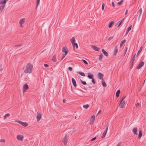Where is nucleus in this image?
Masks as SVG:
<instances>
[{"label": "nucleus", "instance_id": "nucleus-1", "mask_svg": "<svg viewBox=\"0 0 146 146\" xmlns=\"http://www.w3.org/2000/svg\"><path fill=\"white\" fill-rule=\"evenodd\" d=\"M33 66L31 63H29L26 66L24 71L25 73H31L32 72Z\"/></svg>", "mask_w": 146, "mask_h": 146}, {"label": "nucleus", "instance_id": "nucleus-2", "mask_svg": "<svg viewBox=\"0 0 146 146\" xmlns=\"http://www.w3.org/2000/svg\"><path fill=\"white\" fill-rule=\"evenodd\" d=\"M135 55H136V54L135 53L134 54L133 56H132L131 57V60H130V62H131L130 65L131 66V67L130 68H131V67H132L133 65V62L135 59Z\"/></svg>", "mask_w": 146, "mask_h": 146}, {"label": "nucleus", "instance_id": "nucleus-3", "mask_svg": "<svg viewBox=\"0 0 146 146\" xmlns=\"http://www.w3.org/2000/svg\"><path fill=\"white\" fill-rule=\"evenodd\" d=\"M16 122H17L20 124H21L24 127H26L28 125V124L26 122H23L21 121H16Z\"/></svg>", "mask_w": 146, "mask_h": 146}, {"label": "nucleus", "instance_id": "nucleus-4", "mask_svg": "<svg viewBox=\"0 0 146 146\" xmlns=\"http://www.w3.org/2000/svg\"><path fill=\"white\" fill-rule=\"evenodd\" d=\"M125 104V101L121 100L120 102V103L119 105V106L121 108H123L124 107V104Z\"/></svg>", "mask_w": 146, "mask_h": 146}, {"label": "nucleus", "instance_id": "nucleus-5", "mask_svg": "<svg viewBox=\"0 0 146 146\" xmlns=\"http://www.w3.org/2000/svg\"><path fill=\"white\" fill-rule=\"evenodd\" d=\"M29 88V86L26 83H25L23 87V92L24 93Z\"/></svg>", "mask_w": 146, "mask_h": 146}, {"label": "nucleus", "instance_id": "nucleus-6", "mask_svg": "<svg viewBox=\"0 0 146 146\" xmlns=\"http://www.w3.org/2000/svg\"><path fill=\"white\" fill-rule=\"evenodd\" d=\"M67 135H65L64 138L62 139V142L63 143L64 145H66L67 144Z\"/></svg>", "mask_w": 146, "mask_h": 146}, {"label": "nucleus", "instance_id": "nucleus-7", "mask_svg": "<svg viewBox=\"0 0 146 146\" xmlns=\"http://www.w3.org/2000/svg\"><path fill=\"white\" fill-rule=\"evenodd\" d=\"M95 116L94 115H92L90 118V125H92L94 121L95 120Z\"/></svg>", "mask_w": 146, "mask_h": 146}, {"label": "nucleus", "instance_id": "nucleus-8", "mask_svg": "<svg viewBox=\"0 0 146 146\" xmlns=\"http://www.w3.org/2000/svg\"><path fill=\"white\" fill-rule=\"evenodd\" d=\"M144 62L142 61L140 62L137 66V69H139L141 68L144 65Z\"/></svg>", "mask_w": 146, "mask_h": 146}, {"label": "nucleus", "instance_id": "nucleus-9", "mask_svg": "<svg viewBox=\"0 0 146 146\" xmlns=\"http://www.w3.org/2000/svg\"><path fill=\"white\" fill-rule=\"evenodd\" d=\"M62 51L63 52H64L65 54H67L68 52V50L66 47H64L62 49Z\"/></svg>", "mask_w": 146, "mask_h": 146}, {"label": "nucleus", "instance_id": "nucleus-10", "mask_svg": "<svg viewBox=\"0 0 146 146\" xmlns=\"http://www.w3.org/2000/svg\"><path fill=\"white\" fill-rule=\"evenodd\" d=\"M37 115L36 116L37 120L38 121H40L41 118V115L40 113H39L38 112L37 113Z\"/></svg>", "mask_w": 146, "mask_h": 146}, {"label": "nucleus", "instance_id": "nucleus-11", "mask_svg": "<svg viewBox=\"0 0 146 146\" xmlns=\"http://www.w3.org/2000/svg\"><path fill=\"white\" fill-rule=\"evenodd\" d=\"M98 76L99 79L100 80H103L104 75L103 74L101 73H99L98 74Z\"/></svg>", "mask_w": 146, "mask_h": 146}, {"label": "nucleus", "instance_id": "nucleus-12", "mask_svg": "<svg viewBox=\"0 0 146 146\" xmlns=\"http://www.w3.org/2000/svg\"><path fill=\"white\" fill-rule=\"evenodd\" d=\"M91 47L92 49L97 51H98L100 50V48L95 46H92Z\"/></svg>", "mask_w": 146, "mask_h": 146}, {"label": "nucleus", "instance_id": "nucleus-13", "mask_svg": "<svg viewBox=\"0 0 146 146\" xmlns=\"http://www.w3.org/2000/svg\"><path fill=\"white\" fill-rule=\"evenodd\" d=\"M17 138L18 140H21L23 138V137L21 135H18L17 136Z\"/></svg>", "mask_w": 146, "mask_h": 146}, {"label": "nucleus", "instance_id": "nucleus-14", "mask_svg": "<svg viewBox=\"0 0 146 146\" xmlns=\"http://www.w3.org/2000/svg\"><path fill=\"white\" fill-rule=\"evenodd\" d=\"M72 82L74 86L75 87H76L77 86L76 85V81L73 78H72Z\"/></svg>", "mask_w": 146, "mask_h": 146}, {"label": "nucleus", "instance_id": "nucleus-15", "mask_svg": "<svg viewBox=\"0 0 146 146\" xmlns=\"http://www.w3.org/2000/svg\"><path fill=\"white\" fill-rule=\"evenodd\" d=\"M8 0H0V4H5Z\"/></svg>", "mask_w": 146, "mask_h": 146}, {"label": "nucleus", "instance_id": "nucleus-16", "mask_svg": "<svg viewBox=\"0 0 146 146\" xmlns=\"http://www.w3.org/2000/svg\"><path fill=\"white\" fill-rule=\"evenodd\" d=\"M118 52V49H117V46H115V48L114 50V55H115Z\"/></svg>", "mask_w": 146, "mask_h": 146}, {"label": "nucleus", "instance_id": "nucleus-17", "mask_svg": "<svg viewBox=\"0 0 146 146\" xmlns=\"http://www.w3.org/2000/svg\"><path fill=\"white\" fill-rule=\"evenodd\" d=\"M137 127H135L133 129L132 131L134 134L136 135L137 134Z\"/></svg>", "mask_w": 146, "mask_h": 146}, {"label": "nucleus", "instance_id": "nucleus-18", "mask_svg": "<svg viewBox=\"0 0 146 146\" xmlns=\"http://www.w3.org/2000/svg\"><path fill=\"white\" fill-rule=\"evenodd\" d=\"M102 51L104 55L106 56H108V53L104 49H102Z\"/></svg>", "mask_w": 146, "mask_h": 146}, {"label": "nucleus", "instance_id": "nucleus-19", "mask_svg": "<svg viewBox=\"0 0 146 146\" xmlns=\"http://www.w3.org/2000/svg\"><path fill=\"white\" fill-rule=\"evenodd\" d=\"M142 131H139V134H138V138L139 139H140L142 136Z\"/></svg>", "mask_w": 146, "mask_h": 146}, {"label": "nucleus", "instance_id": "nucleus-20", "mask_svg": "<svg viewBox=\"0 0 146 146\" xmlns=\"http://www.w3.org/2000/svg\"><path fill=\"white\" fill-rule=\"evenodd\" d=\"M25 21V18H22L21 19L19 22V23L20 24H22Z\"/></svg>", "mask_w": 146, "mask_h": 146}, {"label": "nucleus", "instance_id": "nucleus-21", "mask_svg": "<svg viewBox=\"0 0 146 146\" xmlns=\"http://www.w3.org/2000/svg\"><path fill=\"white\" fill-rule=\"evenodd\" d=\"M88 77L89 79H92L93 78L94 76L91 73H88Z\"/></svg>", "mask_w": 146, "mask_h": 146}, {"label": "nucleus", "instance_id": "nucleus-22", "mask_svg": "<svg viewBox=\"0 0 146 146\" xmlns=\"http://www.w3.org/2000/svg\"><path fill=\"white\" fill-rule=\"evenodd\" d=\"M5 4H2V5H1L0 7V11L2 12V10L4 9L5 7Z\"/></svg>", "mask_w": 146, "mask_h": 146}, {"label": "nucleus", "instance_id": "nucleus-23", "mask_svg": "<svg viewBox=\"0 0 146 146\" xmlns=\"http://www.w3.org/2000/svg\"><path fill=\"white\" fill-rule=\"evenodd\" d=\"M142 48H143V47L142 46H141L139 50V51H138V52L137 54V57H138V56H139V53H140V52H141V51L142 49Z\"/></svg>", "mask_w": 146, "mask_h": 146}, {"label": "nucleus", "instance_id": "nucleus-24", "mask_svg": "<svg viewBox=\"0 0 146 146\" xmlns=\"http://www.w3.org/2000/svg\"><path fill=\"white\" fill-rule=\"evenodd\" d=\"M120 93V90H118L116 92V96L117 97H119V94Z\"/></svg>", "mask_w": 146, "mask_h": 146}, {"label": "nucleus", "instance_id": "nucleus-25", "mask_svg": "<svg viewBox=\"0 0 146 146\" xmlns=\"http://www.w3.org/2000/svg\"><path fill=\"white\" fill-rule=\"evenodd\" d=\"M52 60L54 62H55L56 61V55L53 56L52 58Z\"/></svg>", "mask_w": 146, "mask_h": 146}, {"label": "nucleus", "instance_id": "nucleus-26", "mask_svg": "<svg viewBox=\"0 0 146 146\" xmlns=\"http://www.w3.org/2000/svg\"><path fill=\"white\" fill-rule=\"evenodd\" d=\"M126 41V40L125 39H124L121 41V42L120 44V47H121L122 46L123 44Z\"/></svg>", "mask_w": 146, "mask_h": 146}, {"label": "nucleus", "instance_id": "nucleus-27", "mask_svg": "<svg viewBox=\"0 0 146 146\" xmlns=\"http://www.w3.org/2000/svg\"><path fill=\"white\" fill-rule=\"evenodd\" d=\"M124 19H123L121 21H119L118 22V23H119L117 27H119L123 23L124 21Z\"/></svg>", "mask_w": 146, "mask_h": 146}, {"label": "nucleus", "instance_id": "nucleus-28", "mask_svg": "<svg viewBox=\"0 0 146 146\" xmlns=\"http://www.w3.org/2000/svg\"><path fill=\"white\" fill-rule=\"evenodd\" d=\"M70 41L72 44L75 43L74 42L75 41V40L74 38V37H73L71 39Z\"/></svg>", "mask_w": 146, "mask_h": 146}, {"label": "nucleus", "instance_id": "nucleus-29", "mask_svg": "<svg viewBox=\"0 0 146 146\" xmlns=\"http://www.w3.org/2000/svg\"><path fill=\"white\" fill-rule=\"evenodd\" d=\"M132 27V25H131L129 27H128L127 29V32H126V34H127L131 30Z\"/></svg>", "mask_w": 146, "mask_h": 146}, {"label": "nucleus", "instance_id": "nucleus-30", "mask_svg": "<svg viewBox=\"0 0 146 146\" xmlns=\"http://www.w3.org/2000/svg\"><path fill=\"white\" fill-rule=\"evenodd\" d=\"M114 23V21H112L110 22L109 25L108 27L109 28H111L112 26L113 25Z\"/></svg>", "mask_w": 146, "mask_h": 146}, {"label": "nucleus", "instance_id": "nucleus-31", "mask_svg": "<svg viewBox=\"0 0 146 146\" xmlns=\"http://www.w3.org/2000/svg\"><path fill=\"white\" fill-rule=\"evenodd\" d=\"M72 45L73 47L74 48L75 46H76V48H78V45L76 43H75L72 44Z\"/></svg>", "mask_w": 146, "mask_h": 146}, {"label": "nucleus", "instance_id": "nucleus-32", "mask_svg": "<svg viewBox=\"0 0 146 146\" xmlns=\"http://www.w3.org/2000/svg\"><path fill=\"white\" fill-rule=\"evenodd\" d=\"M78 73L80 74L81 76H85V74L83 72H78Z\"/></svg>", "mask_w": 146, "mask_h": 146}, {"label": "nucleus", "instance_id": "nucleus-33", "mask_svg": "<svg viewBox=\"0 0 146 146\" xmlns=\"http://www.w3.org/2000/svg\"><path fill=\"white\" fill-rule=\"evenodd\" d=\"M89 106V105L88 104H86L85 105H84L83 106V107L84 108L87 109L88 108Z\"/></svg>", "mask_w": 146, "mask_h": 146}, {"label": "nucleus", "instance_id": "nucleus-34", "mask_svg": "<svg viewBox=\"0 0 146 146\" xmlns=\"http://www.w3.org/2000/svg\"><path fill=\"white\" fill-rule=\"evenodd\" d=\"M141 13H142V9H141V8H140L139 10V17H138V20H139V17L141 15Z\"/></svg>", "mask_w": 146, "mask_h": 146}, {"label": "nucleus", "instance_id": "nucleus-35", "mask_svg": "<svg viewBox=\"0 0 146 146\" xmlns=\"http://www.w3.org/2000/svg\"><path fill=\"white\" fill-rule=\"evenodd\" d=\"M109 125V123H107V125H106V128L105 131H106V132H107V131L108 129Z\"/></svg>", "mask_w": 146, "mask_h": 146}, {"label": "nucleus", "instance_id": "nucleus-36", "mask_svg": "<svg viewBox=\"0 0 146 146\" xmlns=\"http://www.w3.org/2000/svg\"><path fill=\"white\" fill-rule=\"evenodd\" d=\"M106 133H107V132H106V131H104L102 135V138H103L105 137V136L106 134Z\"/></svg>", "mask_w": 146, "mask_h": 146}, {"label": "nucleus", "instance_id": "nucleus-37", "mask_svg": "<svg viewBox=\"0 0 146 146\" xmlns=\"http://www.w3.org/2000/svg\"><path fill=\"white\" fill-rule=\"evenodd\" d=\"M99 59L100 61H101L102 60V54L100 55Z\"/></svg>", "mask_w": 146, "mask_h": 146}, {"label": "nucleus", "instance_id": "nucleus-38", "mask_svg": "<svg viewBox=\"0 0 146 146\" xmlns=\"http://www.w3.org/2000/svg\"><path fill=\"white\" fill-rule=\"evenodd\" d=\"M80 81L84 85H86V83L85 82L81 80H80Z\"/></svg>", "mask_w": 146, "mask_h": 146}, {"label": "nucleus", "instance_id": "nucleus-39", "mask_svg": "<svg viewBox=\"0 0 146 146\" xmlns=\"http://www.w3.org/2000/svg\"><path fill=\"white\" fill-rule=\"evenodd\" d=\"M102 85L104 87H106V85L105 82H102Z\"/></svg>", "mask_w": 146, "mask_h": 146}, {"label": "nucleus", "instance_id": "nucleus-40", "mask_svg": "<svg viewBox=\"0 0 146 146\" xmlns=\"http://www.w3.org/2000/svg\"><path fill=\"white\" fill-rule=\"evenodd\" d=\"M123 1V0H121L120 1L118 2L117 4L119 5H120L122 4Z\"/></svg>", "mask_w": 146, "mask_h": 146}, {"label": "nucleus", "instance_id": "nucleus-41", "mask_svg": "<svg viewBox=\"0 0 146 146\" xmlns=\"http://www.w3.org/2000/svg\"><path fill=\"white\" fill-rule=\"evenodd\" d=\"M10 115V114L9 113H7L6 114L4 117V119H5L6 118L7 116H9Z\"/></svg>", "mask_w": 146, "mask_h": 146}, {"label": "nucleus", "instance_id": "nucleus-42", "mask_svg": "<svg viewBox=\"0 0 146 146\" xmlns=\"http://www.w3.org/2000/svg\"><path fill=\"white\" fill-rule=\"evenodd\" d=\"M66 54H62V56L61 60H60V61H61L65 57L66 55Z\"/></svg>", "mask_w": 146, "mask_h": 146}, {"label": "nucleus", "instance_id": "nucleus-43", "mask_svg": "<svg viewBox=\"0 0 146 146\" xmlns=\"http://www.w3.org/2000/svg\"><path fill=\"white\" fill-rule=\"evenodd\" d=\"M92 82L93 84H96V82H95V79L93 78H92Z\"/></svg>", "mask_w": 146, "mask_h": 146}, {"label": "nucleus", "instance_id": "nucleus-44", "mask_svg": "<svg viewBox=\"0 0 146 146\" xmlns=\"http://www.w3.org/2000/svg\"><path fill=\"white\" fill-rule=\"evenodd\" d=\"M82 61L86 64L88 65V62L87 61H86L85 60L82 59Z\"/></svg>", "mask_w": 146, "mask_h": 146}, {"label": "nucleus", "instance_id": "nucleus-45", "mask_svg": "<svg viewBox=\"0 0 146 146\" xmlns=\"http://www.w3.org/2000/svg\"><path fill=\"white\" fill-rule=\"evenodd\" d=\"M40 0H37V3H36V8L37 9L38 6V5Z\"/></svg>", "mask_w": 146, "mask_h": 146}, {"label": "nucleus", "instance_id": "nucleus-46", "mask_svg": "<svg viewBox=\"0 0 146 146\" xmlns=\"http://www.w3.org/2000/svg\"><path fill=\"white\" fill-rule=\"evenodd\" d=\"M21 44H17V45H15L14 46L15 47H17L18 46H22Z\"/></svg>", "mask_w": 146, "mask_h": 146}, {"label": "nucleus", "instance_id": "nucleus-47", "mask_svg": "<svg viewBox=\"0 0 146 146\" xmlns=\"http://www.w3.org/2000/svg\"><path fill=\"white\" fill-rule=\"evenodd\" d=\"M104 6H105L104 4V3H103L102 4V11L104 10Z\"/></svg>", "mask_w": 146, "mask_h": 146}, {"label": "nucleus", "instance_id": "nucleus-48", "mask_svg": "<svg viewBox=\"0 0 146 146\" xmlns=\"http://www.w3.org/2000/svg\"><path fill=\"white\" fill-rule=\"evenodd\" d=\"M0 142L5 143V140L4 139H0Z\"/></svg>", "mask_w": 146, "mask_h": 146}, {"label": "nucleus", "instance_id": "nucleus-49", "mask_svg": "<svg viewBox=\"0 0 146 146\" xmlns=\"http://www.w3.org/2000/svg\"><path fill=\"white\" fill-rule=\"evenodd\" d=\"M127 50V47H125V52H124V55L125 54Z\"/></svg>", "mask_w": 146, "mask_h": 146}, {"label": "nucleus", "instance_id": "nucleus-50", "mask_svg": "<svg viewBox=\"0 0 146 146\" xmlns=\"http://www.w3.org/2000/svg\"><path fill=\"white\" fill-rule=\"evenodd\" d=\"M113 36H111V37H110L108 39V40H110L112 39L113 38Z\"/></svg>", "mask_w": 146, "mask_h": 146}, {"label": "nucleus", "instance_id": "nucleus-51", "mask_svg": "<svg viewBox=\"0 0 146 146\" xmlns=\"http://www.w3.org/2000/svg\"><path fill=\"white\" fill-rule=\"evenodd\" d=\"M126 97L125 96H123L122 97V99L121 100H122L123 101H124L123 100Z\"/></svg>", "mask_w": 146, "mask_h": 146}, {"label": "nucleus", "instance_id": "nucleus-52", "mask_svg": "<svg viewBox=\"0 0 146 146\" xmlns=\"http://www.w3.org/2000/svg\"><path fill=\"white\" fill-rule=\"evenodd\" d=\"M68 69L69 70H70V71H72V68L71 67H68Z\"/></svg>", "mask_w": 146, "mask_h": 146}, {"label": "nucleus", "instance_id": "nucleus-53", "mask_svg": "<svg viewBox=\"0 0 146 146\" xmlns=\"http://www.w3.org/2000/svg\"><path fill=\"white\" fill-rule=\"evenodd\" d=\"M96 139V137H94L91 140V141H92L95 140Z\"/></svg>", "mask_w": 146, "mask_h": 146}, {"label": "nucleus", "instance_id": "nucleus-54", "mask_svg": "<svg viewBox=\"0 0 146 146\" xmlns=\"http://www.w3.org/2000/svg\"><path fill=\"white\" fill-rule=\"evenodd\" d=\"M112 5L113 7H115L114 3L113 2H112Z\"/></svg>", "mask_w": 146, "mask_h": 146}, {"label": "nucleus", "instance_id": "nucleus-55", "mask_svg": "<svg viewBox=\"0 0 146 146\" xmlns=\"http://www.w3.org/2000/svg\"><path fill=\"white\" fill-rule=\"evenodd\" d=\"M44 66L45 67H48V65L47 64H44Z\"/></svg>", "mask_w": 146, "mask_h": 146}, {"label": "nucleus", "instance_id": "nucleus-56", "mask_svg": "<svg viewBox=\"0 0 146 146\" xmlns=\"http://www.w3.org/2000/svg\"><path fill=\"white\" fill-rule=\"evenodd\" d=\"M121 144V142H120L118 143L116 146H120Z\"/></svg>", "mask_w": 146, "mask_h": 146}, {"label": "nucleus", "instance_id": "nucleus-57", "mask_svg": "<svg viewBox=\"0 0 146 146\" xmlns=\"http://www.w3.org/2000/svg\"><path fill=\"white\" fill-rule=\"evenodd\" d=\"M101 110H100L98 111V113H97V115H98L99 113H101Z\"/></svg>", "mask_w": 146, "mask_h": 146}, {"label": "nucleus", "instance_id": "nucleus-58", "mask_svg": "<svg viewBox=\"0 0 146 146\" xmlns=\"http://www.w3.org/2000/svg\"><path fill=\"white\" fill-rule=\"evenodd\" d=\"M139 103H137L136 104V107L138 106H139Z\"/></svg>", "mask_w": 146, "mask_h": 146}, {"label": "nucleus", "instance_id": "nucleus-59", "mask_svg": "<svg viewBox=\"0 0 146 146\" xmlns=\"http://www.w3.org/2000/svg\"><path fill=\"white\" fill-rule=\"evenodd\" d=\"M127 12H128V11H127V10H126V12H125V15H126L127 13Z\"/></svg>", "mask_w": 146, "mask_h": 146}, {"label": "nucleus", "instance_id": "nucleus-60", "mask_svg": "<svg viewBox=\"0 0 146 146\" xmlns=\"http://www.w3.org/2000/svg\"><path fill=\"white\" fill-rule=\"evenodd\" d=\"M65 102H66V100H65V99H63V103H65Z\"/></svg>", "mask_w": 146, "mask_h": 146}, {"label": "nucleus", "instance_id": "nucleus-61", "mask_svg": "<svg viewBox=\"0 0 146 146\" xmlns=\"http://www.w3.org/2000/svg\"><path fill=\"white\" fill-rule=\"evenodd\" d=\"M1 64L0 66V71H1L3 69L2 68H1Z\"/></svg>", "mask_w": 146, "mask_h": 146}, {"label": "nucleus", "instance_id": "nucleus-62", "mask_svg": "<svg viewBox=\"0 0 146 146\" xmlns=\"http://www.w3.org/2000/svg\"><path fill=\"white\" fill-rule=\"evenodd\" d=\"M83 89H84V90H87V89H86V88H85V87H84L83 88Z\"/></svg>", "mask_w": 146, "mask_h": 146}, {"label": "nucleus", "instance_id": "nucleus-63", "mask_svg": "<svg viewBox=\"0 0 146 146\" xmlns=\"http://www.w3.org/2000/svg\"><path fill=\"white\" fill-rule=\"evenodd\" d=\"M20 25L21 27H22V24H20Z\"/></svg>", "mask_w": 146, "mask_h": 146}, {"label": "nucleus", "instance_id": "nucleus-64", "mask_svg": "<svg viewBox=\"0 0 146 146\" xmlns=\"http://www.w3.org/2000/svg\"><path fill=\"white\" fill-rule=\"evenodd\" d=\"M75 119H76V116H75L74 118Z\"/></svg>", "mask_w": 146, "mask_h": 146}]
</instances>
